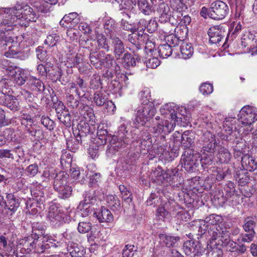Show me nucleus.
Segmentation results:
<instances>
[{"instance_id": "1", "label": "nucleus", "mask_w": 257, "mask_h": 257, "mask_svg": "<svg viewBox=\"0 0 257 257\" xmlns=\"http://www.w3.org/2000/svg\"><path fill=\"white\" fill-rule=\"evenodd\" d=\"M164 109L168 111L170 114L171 120H164L157 126L153 127V133L160 135L158 137L157 146L156 148V153L159 157L166 161H171L174 160L175 154L173 152H169L166 150L165 145V135L172 131L176 124L181 125L183 119L186 120L184 113L186 110L183 107H179L174 103H170L164 106Z\"/></svg>"}, {"instance_id": "2", "label": "nucleus", "mask_w": 257, "mask_h": 257, "mask_svg": "<svg viewBox=\"0 0 257 257\" xmlns=\"http://www.w3.org/2000/svg\"><path fill=\"white\" fill-rule=\"evenodd\" d=\"M143 100V104L138 108L136 116L134 120L135 126L130 133L128 132L127 136L130 139V143L134 147H139L140 151L148 150L151 145V138L146 131L140 129L143 126L148 119L152 117L155 113V108L153 103L150 102V96L148 93Z\"/></svg>"}, {"instance_id": "3", "label": "nucleus", "mask_w": 257, "mask_h": 257, "mask_svg": "<svg viewBox=\"0 0 257 257\" xmlns=\"http://www.w3.org/2000/svg\"><path fill=\"white\" fill-rule=\"evenodd\" d=\"M107 128V126L104 123H100L97 126L98 138L96 140L97 146L91 145L89 149V154L93 159L99 155V146H103L107 142L114 145V147L117 149H124L130 143V139L127 136L128 130L124 124L120 125L117 132L113 135L108 134Z\"/></svg>"}, {"instance_id": "4", "label": "nucleus", "mask_w": 257, "mask_h": 257, "mask_svg": "<svg viewBox=\"0 0 257 257\" xmlns=\"http://www.w3.org/2000/svg\"><path fill=\"white\" fill-rule=\"evenodd\" d=\"M21 15L22 12L15 8L0 9V43L3 46L11 42L12 31Z\"/></svg>"}, {"instance_id": "5", "label": "nucleus", "mask_w": 257, "mask_h": 257, "mask_svg": "<svg viewBox=\"0 0 257 257\" xmlns=\"http://www.w3.org/2000/svg\"><path fill=\"white\" fill-rule=\"evenodd\" d=\"M79 113L83 115L84 121L79 124L78 129L81 137H86L87 134H93L95 130V117L92 109L87 104H81L79 108Z\"/></svg>"}, {"instance_id": "6", "label": "nucleus", "mask_w": 257, "mask_h": 257, "mask_svg": "<svg viewBox=\"0 0 257 257\" xmlns=\"http://www.w3.org/2000/svg\"><path fill=\"white\" fill-rule=\"evenodd\" d=\"M68 175L63 171L57 173L54 177V189L57 192L59 198L66 199L69 198L72 193V188L68 183Z\"/></svg>"}, {"instance_id": "7", "label": "nucleus", "mask_w": 257, "mask_h": 257, "mask_svg": "<svg viewBox=\"0 0 257 257\" xmlns=\"http://www.w3.org/2000/svg\"><path fill=\"white\" fill-rule=\"evenodd\" d=\"M72 213V210H70L66 217L64 214L60 212L55 204H52L49 207V211L48 213V218L52 225L58 227L63 222L68 223L72 219V216L70 213Z\"/></svg>"}, {"instance_id": "8", "label": "nucleus", "mask_w": 257, "mask_h": 257, "mask_svg": "<svg viewBox=\"0 0 257 257\" xmlns=\"http://www.w3.org/2000/svg\"><path fill=\"white\" fill-rule=\"evenodd\" d=\"M200 154L188 150L182 155L181 162L185 170L188 172L194 171L199 164Z\"/></svg>"}, {"instance_id": "9", "label": "nucleus", "mask_w": 257, "mask_h": 257, "mask_svg": "<svg viewBox=\"0 0 257 257\" xmlns=\"http://www.w3.org/2000/svg\"><path fill=\"white\" fill-rule=\"evenodd\" d=\"M237 122L242 124L241 126H250L257 120V110L248 105L243 106L237 115Z\"/></svg>"}, {"instance_id": "10", "label": "nucleus", "mask_w": 257, "mask_h": 257, "mask_svg": "<svg viewBox=\"0 0 257 257\" xmlns=\"http://www.w3.org/2000/svg\"><path fill=\"white\" fill-rule=\"evenodd\" d=\"M198 147L201 149V152L215 153L217 146L215 136L210 132L203 133L198 140Z\"/></svg>"}, {"instance_id": "11", "label": "nucleus", "mask_w": 257, "mask_h": 257, "mask_svg": "<svg viewBox=\"0 0 257 257\" xmlns=\"http://www.w3.org/2000/svg\"><path fill=\"white\" fill-rule=\"evenodd\" d=\"M73 93H75L77 96L80 95V91L78 87H77L74 83H70L67 89H66V103L68 107L72 109L75 113V109L79 108L80 105L78 97L76 98Z\"/></svg>"}, {"instance_id": "12", "label": "nucleus", "mask_w": 257, "mask_h": 257, "mask_svg": "<svg viewBox=\"0 0 257 257\" xmlns=\"http://www.w3.org/2000/svg\"><path fill=\"white\" fill-rule=\"evenodd\" d=\"M229 13L227 4L222 1H215L210 5V18L215 20L223 19Z\"/></svg>"}, {"instance_id": "13", "label": "nucleus", "mask_w": 257, "mask_h": 257, "mask_svg": "<svg viewBox=\"0 0 257 257\" xmlns=\"http://www.w3.org/2000/svg\"><path fill=\"white\" fill-rule=\"evenodd\" d=\"M37 242L34 244L33 249L34 253H41L51 247H57L60 246L59 241L54 239L52 236L46 235L41 239H36Z\"/></svg>"}, {"instance_id": "14", "label": "nucleus", "mask_w": 257, "mask_h": 257, "mask_svg": "<svg viewBox=\"0 0 257 257\" xmlns=\"http://www.w3.org/2000/svg\"><path fill=\"white\" fill-rule=\"evenodd\" d=\"M183 250L186 255H199L205 251V247L202 246L199 241L189 240L183 244Z\"/></svg>"}, {"instance_id": "15", "label": "nucleus", "mask_w": 257, "mask_h": 257, "mask_svg": "<svg viewBox=\"0 0 257 257\" xmlns=\"http://www.w3.org/2000/svg\"><path fill=\"white\" fill-rule=\"evenodd\" d=\"M46 189L41 184L36 183V186H34L31 191V195L33 200L38 204L37 207L40 209H42V205H44L47 196L45 195Z\"/></svg>"}, {"instance_id": "16", "label": "nucleus", "mask_w": 257, "mask_h": 257, "mask_svg": "<svg viewBox=\"0 0 257 257\" xmlns=\"http://www.w3.org/2000/svg\"><path fill=\"white\" fill-rule=\"evenodd\" d=\"M6 213L9 216L15 213L20 206V198L14 193H6Z\"/></svg>"}, {"instance_id": "17", "label": "nucleus", "mask_w": 257, "mask_h": 257, "mask_svg": "<svg viewBox=\"0 0 257 257\" xmlns=\"http://www.w3.org/2000/svg\"><path fill=\"white\" fill-rule=\"evenodd\" d=\"M37 240L30 235L20 239L17 246V251L23 254L29 253L33 252L34 244H36Z\"/></svg>"}, {"instance_id": "18", "label": "nucleus", "mask_w": 257, "mask_h": 257, "mask_svg": "<svg viewBox=\"0 0 257 257\" xmlns=\"http://www.w3.org/2000/svg\"><path fill=\"white\" fill-rule=\"evenodd\" d=\"M226 34L224 29L220 25L212 27L208 31L209 41L212 44H219Z\"/></svg>"}, {"instance_id": "19", "label": "nucleus", "mask_w": 257, "mask_h": 257, "mask_svg": "<svg viewBox=\"0 0 257 257\" xmlns=\"http://www.w3.org/2000/svg\"><path fill=\"white\" fill-rule=\"evenodd\" d=\"M190 229L192 231V236L196 235L199 238L203 234L208 233V227L203 220H195L192 222L190 225ZM191 234V233H190Z\"/></svg>"}, {"instance_id": "20", "label": "nucleus", "mask_w": 257, "mask_h": 257, "mask_svg": "<svg viewBox=\"0 0 257 257\" xmlns=\"http://www.w3.org/2000/svg\"><path fill=\"white\" fill-rule=\"evenodd\" d=\"M0 104L7 106L13 111L19 109V101L18 99L12 95L0 96Z\"/></svg>"}, {"instance_id": "21", "label": "nucleus", "mask_w": 257, "mask_h": 257, "mask_svg": "<svg viewBox=\"0 0 257 257\" xmlns=\"http://www.w3.org/2000/svg\"><path fill=\"white\" fill-rule=\"evenodd\" d=\"M110 39L114 57L117 60H119L120 56L125 51L123 43L116 36H111Z\"/></svg>"}, {"instance_id": "22", "label": "nucleus", "mask_w": 257, "mask_h": 257, "mask_svg": "<svg viewBox=\"0 0 257 257\" xmlns=\"http://www.w3.org/2000/svg\"><path fill=\"white\" fill-rule=\"evenodd\" d=\"M121 63L125 68L128 69L131 67H135L141 62V57L138 54L134 55L127 52L123 54L120 59Z\"/></svg>"}, {"instance_id": "23", "label": "nucleus", "mask_w": 257, "mask_h": 257, "mask_svg": "<svg viewBox=\"0 0 257 257\" xmlns=\"http://www.w3.org/2000/svg\"><path fill=\"white\" fill-rule=\"evenodd\" d=\"M93 215L100 223H110L113 220V216L111 212L104 206L101 207L97 212H94Z\"/></svg>"}, {"instance_id": "24", "label": "nucleus", "mask_w": 257, "mask_h": 257, "mask_svg": "<svg viewBox=\"0 0 257 257\" xmlns=\"http://www.w3.org/2000/svg\"><path fill=\"white\" fill-rule=\"evenodd\" d=\"M147 24V22L144 19H141L140 20L138 23V31L136 33L137 38L138 41L139 48H140V47L142 45L145 43L147 40H148L149 37L150 35L147 34L146 33H144L145 29L146 28V24Z\"/></svg>"}, {"instance_id": "25", "label": "nucleus", "mask_w": 257, "mask_h": 257, "mask_svg": "<svg viewBox=\"0 0 257 257\" xmlns=\"http://www.w3.org/2000/svg\"><path fill=\"white\" fill-rule=\"evenodd\" d=\"M66 249L71 257H83L86 252L84 247L73 242L68 243Z\"/></svg>"}, {"instance_id": "26", "label": "nucleus", "mask_w": 257, "mask_h": 257, "mask_svg": "<svg viewBox=\"0 0 257 257\" xmlns=\"http://www.w3.org/2000/svg\"><path fill=\"white\" fill-rule=\"evenodd\" d=\"M157 12L160 15L159 21L167 23L170 21L171 13L168 5L164 3L160 4L157 9Z\"/></svg>"}, {"instance_id": "27", "label": "nucleus", "mask_w": 257, "mask_h": 257, "mask_svg": "<svg viewBox=\"0 0 257 257\" xmlns=\"http://www.w3.org/2000/svg\"><path fill=\"white\" fill-rule=\"evenodd\" d=\"M219 231H220V240L222 242V246H226L229 243L230 237V225L225 222H222L219 224Z\"/></svg>"}, {"instance_id": "28", "label": "nucleus", "mask_w": 257, "mask_h": 257, "mask_svg": "<svg viewBox=\"0 0 257 257\" xmlns=\"http://www.w3.org/2000/svg\"><path fill=\"white\" fill-rule=\"evenodd\" d=\"M116 3L119 5V11L134 13L136 6V0H113L112 4Z\"/></svg>"}, {"instance_id": "29", "label": "nucleus", "mask_w": 257, "mask_h": 257, "mask_svg": "<svg viewBox=\"0 0 257 257\" xmlns=\"http://www.w3.org/2000/svg\"><path fill=\"white\" fill-rule=\"evenodd\" d=\"M241 162L242 168L246 171H253L257 169V162L248 154L243 155Z\"/></svg>"}, {"instance_id": "30", "label": "nucleus", "mask_w": 257, "mask_h": 257, "mask_svg": "<svg viewBox=\"0 0 257 257\" xmlns=\"http://www.w3.org/2000/svg\"><path fill=\"white\" fill-rule=\"evenodd\" d=\"M37 58L41 62L45 63L48 66H53L52 58L47 54V51L42 46H39L36 50Z\"/></svg>"}, {"instance_id": "31", "label": "nucleus", "mask_w": 257, "mask_h": 257, "mask_svg": "<svg viewBox=\"0 0 257 257\" xmlns=\"http://www.w3.org/2000/svg\"><path fill=\"white\" fill-rule=\"evenodd\" d=\"M27 85L33 91L44 90L45 86L42 81L32 76H29L27 78Z\"/></svg>"}, {"instance_id": "32", "label": "nucleus", "mask_w": 257, "mask_h": 257, "mask_svg": "<svg viewBox=\"0 0 257 257\" xmlns=\"http://www.w3.org/2000/svg\"><path fill=\"white\" fill-rule=\"evenodd\" d=\"M103 51L91 52L89 54V59L91 64L97 69H101V63L104 56Z\"/></svg>"}, {"instance_id": "33", "label": "nucleus", "mask_w": 257, "mask_h": 257, "mask_svg": "<svg viewBox=\"0 0 257 257\" xmlns=\"http://www.w3.org/2000/svg\"><path fill=\"white\" fill-rule=\"evenodd\" d=\"M236 122L237 119L233 117H228L225 119L223 126L225 132L228 135H230L234 131L237 130Z\"/></svg>"}, {"instance_id": "34", "label": "nucleus", "mask_w": 257, "mask_h": 257, "mask_svg": "<svg viewBox=\"0 0 257 257\" xmlns=\"http://www.w3.org/2000/svg\"><path fill=\"white\" fill-rule=\"evenodd\" d=\"M201 155H200V159L199 160L202 166L204 168L207 167L213 164L214 162V153H207V152H201Z\"/></svg>"}, {"instance_id": "35", "label": "nucleus", "mask_w": 257, "mask_h": 257, "mask_svg": "<svg viewBox=\"0 0 257 257\" xmlns=\"http://www.w3.org/2000/svg\"><path fill=\"white\" fill-rule=\"evenodd\" d=\"M104 29L105 33L109 35L110 39L111 36H115V33L117 30V27L114 20L112 18L106 19L104 24Z\"/></svg>"}, {"instance_id": "36", "label": "nucleus", "mask_w": 257, "mask_h": 257, "mask_svg": "<svg viewBox=\"0 0 257 257\" xmlns=\"http://www.w3.org/2000/svg\"><path fill=\"white\" fill-rule=\"evenodd\" d=\"M181 146L184 149L189 148L194 144L193 134L189 131H186L182 134Z\"/></svg>"}, {"instance_id": "37", "label": "nucleus", "mask_w": 257, "mask_h": 257, "mask_svg": "<svg viewBox=\"0 0 257 257\" xmlns=\"http://www.w3.org/2000/svg\"><path fill=\"white\" fill-rule=\"evenodd\" d=\"M161 241L163 242L168 247L175 246L177 242L179 240L178 236H171L165 234H161L159 235Z\"/></svg>"}, {"instance_id": "38", "label": "nucleus", "mask_w": 257, "mask_h": 257, "mask_svg": "<svg viewBox=\"0 0 257 257\" xmlns=\"http://www.w3.org/2000/svg\"><path fill=\"white\" fill-rule=\"evenodd\" d=\"M5 56L9 58H16L21 60H24L27 57L22 52L18 51L17 48L12 45L9 47V50L5 53Z\"/></svg>"}, {"instance_id": "39", "label": "nucleus", "mask_w": 257, "mask_h": 257, "mask_svg": "<svg viewBox=\"0 0 257 257\" xmlns=\"http://www.w3.org/2000/svg\"><path fill=\"white\" fill-rule=\"evenodd\" d=\"M228 199L223 189L218 188L214 191L213 200L216 204L222 205Z\"/></svg>"}, {"instance_id": "40", "label": "nucleus", "mask_w": 257, "mask_h": 257, "mask_svg": "<svg viewBox=\"0 0 257 257\" xmlns=\"http://www.w3.org/2000/svg\"><path fill=\"white\" fill-rule=\"evenodd\" d=\"M256 224V221L255 218L251 217L246 218L243 222L242 227L246 232H251L255 233L254 228Z\"/></svg>"}, {"instance_id": "41", "label": "nucleus", "mask_w": 257, "mask_h": 257, "mask_svg": "<svg viewBox=\"0 0 257 257\" xmlns=\"http://www.w3.org/2000/svg\"><path fill=\"white\" fill-rule=\"evenodd\" d=\"M9 232L5 233L4 235L0 236V248L10 253L12 250V242L9 239Z\"/></svg>"}, {"instance_id": "42", "label": "nucleus", "mask_w": 257, "mask_h": 257, "mask_svg": "<svg viewBox=\"0 0 257 257\" xmlns=\"http://www.w3.org/2000/svg\"><path fill=\"white\" fill-rule=\"evenodd\" d=\"M223 220L222 217L218 215L212 214L207 216L203 221L205 222V224L207 225L208 228L212 226H215L222 222Z\"/></svg>"}, {"instance_id": "43", "label": "nucleus", "mask_w": 257, "mask_h": 257, "mask_svg": "<svg viewBox=\"0 0 257 257\" xmlns=\"http://www.w3.org/2000/svg\"><path fill=\"white\" fill-rule=\"evenodd\" d=\"M106 201L108 206L113 210H118L120 208V202L115 195H110L106 197Z\"/></svg>"}, {"instance_id": "44", "label": "nucleus", "mask_w": 257, "mask_h": 257, "mask_svg": "<svg viewBox=\"0 0 257 257\" xmlns=\"http://www.w3.org/2000/svg\"><path fill=\"white\" fill-rule=\"evenodd\" d=\"M242 44L244 43V46L248 43H251L254 46V43H257V33L254 31H248L242 38Z\"/></svg>"}, {"instance_id": "45", "label": "nucleus", "mask_w": 257, "mask_h": 257, "mask_svg": "<svg viewBox=\"0 0 257 257\" xmlns=\"http://www.w3.org/2000/svg\"><path fill=\"white\" fill-rule=\"evenodd\" d=\"M92 98L93 102L98 106H101L108 102L106 95L101 91L95 92Z\"/></svg>"}, {"instance_id": "46", "label": "nucleus", "mask_w": 257, "mask_h": 257, "mask_svg": "<svg viewBox=\"0 0 257 257\" xmlns=\"http://www.w3.org/2000/svg\"><path fill=\"white\" fill-rule=\"evenodd\" d=\"M181 52V57L186 59L189 58L192 56L193 53V48L191 44H184L180 48Z\"/></svg>"}, {"instance_id": "47", "label": "nucleus", "mask_w": 257, "mask_h": 257, "mask_svg": "<svg viewBox=\"0 0 257 257\" xmlns=\"http://www.w3.org/2000/svg\"><path fill=\"white\" fill-rule=\"evenodd\" d=\"M231 158V154L228 150L224 148H220L217 154V158L221 163H228Z\"/></svg>"}, {"instance_id": "48", "label": "nucleus", "mask_w": 257, "mask_h": 257, "mask_svg": "<svg viewBox=\"0 0 257 257\" xmlns=\"http://www.w3.org/2000/svg\"><path fill=\"white\" fill-rule=\"evenodd\" d=\"M184 3V1L181 0H171L170 1L172 9L179 13L184 12L187 9L189 6Z\"/></svg>"}, {"instance_id": "49", "label": "nucleus", "mask_w": 257, "mask_h": 257, "mask_svg": "<svg viewBox=\"0 0 257 257\" xmlns=\"http://www.w3.org/2000/svg\"><path fill=\"white\" fill-rule=\"evenodd\" d=\"M102 59L101 63V69L102 67L110 68L116 64L113 56L110 54H106L104 53Z\"/></svg>"}, {"instance_id": "50", "label": "nucleus", "mask_w": 257, "mask_h": 257, "mask_svg": "<svg viewBox=\"0 0 257 257\" xmlns=\"http://www.w3.org/2000/svg\"><path fill=\"white\" fill-rule=\"evenodd\" d=\"M138 5L140 10L144 14L149 15L152 13V7L147 0H138Z\"/></svg>"}, {"instance_id": "51", "label": "nucleus", "mask_w": 257, "mask_h": 257, "mask_svg": "<svg viewBox=\"0 0 257 257\" xmlns=\"http://www.w3.org/2000/svg\"><path fill=\"white\" fill-rule=\"evenodd\" d=\"M86 137H81L80 134H78V135L76 136V139L75 140V147H72L73 145V142L72 140H70L67 142V148L72 152H75L79 148V144H82L83 141H84V139Z\"/></svg>"}, {"instance_id": "52", "label": "nucleus", "mask_w": 257, "mask_h": 257, "mask_svg": "<svg viewBox=\"0 0 257 257\" xmlns=\"http://www.w3.org/2000/svg\"><path fill=\"white\" fill-rule=\"evenodd\" d=\"M12 8H15L16 10H19L20 11V12H22V17L20 18V19H18L17 20L16 24H20V23L18 22V21H20L21 19L23 18L24 17H26L27 15H29L30 17H31V15L34 16L35 13L33 12V10L32 8H31L29 6H25L23 7L18 6V7H12Z\"/></svg>"}, {"instance_id": "53", "label": "nucleus", "mask_w": 257, "mask_h": 257, "mask_svg": "<svg viewBox=\"0 0 257 257\" xmlns=\"http://www.w3.org/2000/svg\"><path fill=\"white\" fill-rule=\"evenodd\" d=\"M158 53L160 57L166 58L172 54V49L168 44H165L159 47Z\"/></svg>"}, {"instance_id": "54", "label": "nucleus", "mask_w": 257, "mask_h": 257, "mask_svg": "<svg viewBox=\"0 0 257 257\" xmlns=\"http://www.w3.org/2000/svg\"><path fill=\"white\" fill-rule=\"evenodd\" d=\"M165 171L163 170L162 168L160 166H158L157 168H155L153 171L152 173V177H155L156 179L154 180L155 181H160L161 182H165Z\"/></svg>"}, {"instance_id": "55", "label": "nucleus", "mask_w": 257, "mask_h": 257, "mask_svg": "<svg viewBox=\"0 0 257 257\" xmlns=\"http://www.w3.org/2000/svg\"><path fill=\"white\" fill-rule=\"evenodd\" d=\"M96 202V197L95 195L94 192L88 191L85 192L84 198L80 203L84 204L94 205Z\"/></svg>"}, {"instance_id": "56", "label": "nucleus", "mask_w": 257, "mask_h": 257, "mask_svg": "<svg viewBox=\"0 0 257 257\" xmlns=\"http://www.w3.org/2000/svg\"><path fill=\"white\" fill-rule=\"evenodd\" d=\"M97 41L99 48L103 49L107 52L109 51L108 40L103 35L99 34L97 36Z\"/></svg>"}, {"instance_id": "57", "label": "nucleus", "mask_w": 257, "mask_h": 257, "mask_svg": "<svg viewBox=\"0 0 257 257\" xmlns=\"http://www.w3.org/2000/svg\"><path fill=\"white\" fill-rule=\"evenodd\" d=\"M63 20H64V22L71 23L72 25H77L80 22V18L77 13H71L65 15Z\"/></svg>"}, {"instance_id": "58", "label": "nucleus", "mask_w": 257, "mask_h": 257, "mask_svg": "<svg viewBox=\"0 0 257 257\" xmlns=\"http://www.w3.org/2000/svg\"><path fill=\"white\" fill-rule=\"evenodd\" d=\"M93 206L79 203L78 208L82 212L83 216H86L94 212V207Z\"/></svg>"}, {"instance_id": "59", "label": "nucleus", "mask_w": 257, "mask_h": 257, "mask_svg": "<svg viewBox=\"0 0 257 257\" xmlns=\"http://www.w3.org/2000/svg\"><path fill=\"white\" fill-rule=\"evenodd\" d=\"M119 190L122 195V197L124 200L127 203L131 202L133 200L132 193L123 185L119 186Z\"/></svg>"}, {"instance_id": "60", "label": "nucleus", "mask_w": 257, "mask_h": 257, "mask_svg": "<svg viewBox=\"0 0 257 257\" xmlns=\"http://www.w3.org/2000/svg\"><path fill=\"white\" fill-rule=\"evenodd\" d=\"M12 89L6 80H2L0 81V96L2 95H11Z\"/></svg>"}, {"instance_id": "61", "label": "nucleus", "mask_w": 257, "mask_h": 257, "mask_svg": "<svg viewBox=\"0 0 257 257\" xmlns=\"http://www.w3.org/2000/svg\"><path fill=\"white\" fill-rule=\"evenodd\" d=\"M254 233L246 232V233H241L237 239L239 243H249L253 240L255 236Z\"/></svg>"}, {"instance_id": "62", "label": "nucleus", "mask_w": 257, "mask_h": 257, "mask_svg": "<svg viewBox=\"0 0 257 257\" xmlns=\"http://www.w3.org/2000/svg\"><path fill=\"white\" fill-rule=\"evenodd\" d=\"M145 51L148 54L149 53H152L153 52L155 48V38L153 35L151 34L150 35L148 40L145 42Z\"/></svg>"}, {"instance_id": "63", "label": "nucleus", "mask_w": 257, "mask_h": 257, "mask_svg": "<svg viewBox=\"0 0 257 257\" xmlns=\"http://www.w3.org/2000/svg\"><path fill=\"white\" fill-rule=\"evenodd\" d=\"M223 254L222 250L220 249L215 248L209 252L208 250L201 253L199 257H221Z\"/></svg>"}, {"instance_id": "64", "label": "nucleus", "mask_w": 257, "mask_h": 257, "mask_svg": "<svg viewBox=\"0 0 257 257\" xmlns=\"http://www.w3.org/2000/svg\"><path fill=\"white\" fill-rule=\"evenodd\" d=\"M25 73L21 71H18L15 75V81L18 85H22L26 82L27 83V78Z\"/></svg>"}]
</instances>
